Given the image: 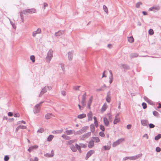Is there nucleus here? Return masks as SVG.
Segmentation results:
<instances>
[{
  "mask_svg": "<svg viewBox=\"0 0 161 161\" xmlns=\"http://www.w3.org/2000/svg\"><path fill=\"white\" fill-rule=\"evenodd\" d=\"M53 51L52 50H50L47 53V55L46 57V61L47 63H49L51 58H52Z\"/></svg>",
  "mask_w": 161,
  "mask_h": 161,
  "instance_id": "nucleus-1",
  "label": "nucleus"
},
{
  "mask_svg": "<svg viewBox=\"0 0 161 161\" xmlns=\"http://www.w3.org/2000/svg\"><path fill=\"white\" fill-rule=\"evenodd\" d=\"M86 93L85 92L82 96V100L81 101V104L82 109H83L86 106Z\"/></svg>",
  "mask_w": 161,
  "mask_h": 161,
  "instance_id": "nucleus-2",
  "label": "nucleus"
},
{
  "mask_svg": "<svg viewBox=\"0 0 161 161\" xmlns=\"http://www.w3.org/2000/svg\"><path fill=\"white\" fill-rule=\"evenodd\" d=\"M43 102H40L39 103L36 104L35 107L33 110L34 113L35 114L38 113L40 109V106Z\"/></svg>",
  "mask_w": 161,
  "mask_h": 161,
  "instance_id": "nucleus-3",
  "label": "nucleus"
},
{
  "mask_svg": "<svg viewBox=\"0 0 161 161\" xmlns=\"http://www.w3.org/2000/svg\"><path fill=\"white\" fill-rule=\"evenodd\" d=\"M36 10L34 8L26 9L23 10V13L24 14H32L35 13Z\"/></svg>",
  "mask_w": 161,
  "mask_h": 161,
  "instance_id": "nucleus-4",
  "label": "nucleus"
},
{
  "mask_svg": "<svg viewBox=\"0 0 161 161\" xmlns=\"http://www.w3.org/2000/svg\"><path fill=\"white\" fill-rule=\"evenodd\" d=\"M124 141V139L121 138L119 139L117 141L114 142L112 146L113 147H115L118 145L121 142H123Z\"/></svg>",
  "mask_w": 161,
  "mask_h": 161,
  "instance_id": "nucleus-5",
  "label": "nucleus"
},
{
  "mask_svg": "<svg viewBox=\"0 0 161 161\" xmlns=\"http://www.w3.org/2000/svg\"><path fill=\"white\" fill-rule=\"evenodd\" d=\"M94 150H90L88 151L85 157L86 159L87 160L94 153Z\"/></svg>",
  "mask_w": 161,
  "mask_h": 161,
  "instance_id": "nucleus-6",
  "label": "nucleus"
},
{
  "mask_svg": "<svg viewBox=\"0 0 161 161\" xmlns=\"http://www.w3.org/2000/svg\"><path fill=\"white\" fill-rule=\"evenodd\" d=\"M91 135V132H89L87 133L82 136L81 137V139L82 140H84L85 138H88Z\"/></svg>",
  "mask_w": 161,
  "mask_h": 161,
  "instance_id": "nucleus-7",
  "label": "nucleus"
},
{
  "mask_svg": "<svg viewBox=\"0 0 161 161\" xmlns=\"http://www.w3.org/2000/svg\"><path fill=\"white\" fill-rule=\"evenodd\" d=\"M129 56L130 58L132 59L133 58H136L139 56V55L137 53H132L130 54ZM139 57H145V56H139Z\"/></svg>",
  "mask_w": 161,
  "mask_h": 161,
  "instance_id": "nucleus-8",
  "label": "nucleus"
},
{
  "mask_svg": "<svg viewBox=\"0 0 161 161\" xmlns=\"http://www.w3.org/2000/svg\"><path fill=\"white\" fill-rule=\"evenodd\" d=\"M142 154H140L136 155L130 157V159L131 160H134L136 159L142 157Z\"/></svg>",
  "mask_w": 161,
  "mask_h": 161,
  "instance_id": "nucleus-9",
  "label": "nucleus"
},
{
  "mask_svg": "<svg viewBox=\"0 0 161 161\" xmlns=\"http://www.w3.org/2000/svg\"><path fill=\"white\" fill-rule=\"evenodd\" d=\"M41 32V29L40 28H38L37 30L34 31L32 33V36L35 37L37 34H40Z\"/></svg>",
  "mask_w": 161,
  "mask_h": 161,
  "instance_id": "nucleus-10",
  "label": "nucleus"
},
{
  "mask_svg": "<svg viewBox=\"0 0 161 161\" xmlns=\"http://www.w3.org/2000/svg\"><path fill=\"white\" fill-rule=\"evenodd\" d=\"M109 72L110 74V75L109 77V79L110 80L109 82L110 84H111L113 81V76L112 71L111 70H110L109 71Z\"/></svg>",
  "mask_w": 161,
  "mask_h": 161,
  "instance_id": "nucleus-11",
  "label": "nucleus"
},
{
  "mask_svg": "<svg viewBox=\"0 0 161 161\" xmlns=\"http://www.w3.org/2000/svg\"><path fill=\"white\" fill-rule=\"evenodd\" d=\"M144 99L145 100V101L147 102L149 104L153 105V102L151 100L149 99L148 98L146 97H144Z\"/></svg>",
  "mask_w": 161,
  "mask_h": 161,
  "instance_id": "nucleus-12",
  "label": "nucleus"
},
{
  "mask_svg": "<svg viewBox=\"0 0 161 161\" xmlns=\"http://www.w3.org/2000/svg\"><path fill=\"white\" fill-rule=\"evenodd\" d=\"M64 32V31H59L55 33L54 35L56 36H59L63 35Z\"/></svg>",
  "mask_w": 161,
  "mask_h": 161,
  "instance_id": "nucleus-13",
  "label": "nucleus"
},
{
  "mask_svg": "<svg viewBox=\"0 0 161 161\" xmlns=\"http://www.w3.org/2000/svg\"><path fill=\"white\" fill-rule=\"evenodd\" d=\"M38 147L37 145H34L30 147L28 149V151L29 152H31L34 149H36L38 148Z\"/></svg>",
  "mask_w": 161,
  "mask_h": 161,
  "instance_id": "nucleus-14",
  "label": "nucleus"
},
{
  "mask_svg": "<svg viewBox=\"0 0 161 161\" xmlns=\"http://www.w3.org/2000/svg\"><path fill=\"white\" fill-rule=\"evenodd\" d=\"M141 124L144 126H147L148 124V121L146 120H142L141 121Z\"/></svg>",
  "mask_w": 161,
  "mask_h": 161,
  "instance_id": "nucleus-15",
  "label": "nucleus"
},
{
  "mask_svg": "<svg viewBox=\"0 0 161 161\" xmlns=\"http://www.w3.org/2000/svg\"><path fill=\"white\" fill-rule=\"evenodd\" d=\"M88 117V121H90L92 119V114L91 111H90L87 114Z\"/></svg>",
  "mask_w": 161,
  "mask_h": 161,
  "instance_id": "nucleus-16",
  "label": "nucleus"
},
{
  "mask_svg": "<svg viewBox=\"0 0 161 161\" xmlns=\"http://www.w3.org/2000/svg\"><path fill=\"white\" fill-rule=\"evenodd\" d=\"M73 52L71 51L68 52V58L69 60H71L73 58Z\"/></svg>",
  "mask_w": 161,
  "mask_h": 161,
  "instance_id": "nucleus-17",
  "label": "nucleus"
},
{
  "mask_svg": "<svg viewBox=\"0 0 161 161\" xmlns=\"http://www.w3.org/2000/svg\"><path fill=\"white\" fill-rule=\"evenodd\" d=\"M110 92H108L107 93V96L106 97V100L108 103H110L111 100V97L110 96Z\"/></svg>",
  "mask_w": 161,
  "mask_h": 161,
  "instance_id": "nucleus-18",
  "label": "nucleus"
},
{
  "mask_svg": "<svg viewBox=\"0 0 161 161\" xmlns=\"http://www.w3.org/2000/svg\"><path fill=\"white\" fill-rule=\"evenodd\" d=\"M47 89L46 88V86H45L42 89L40 94H39V97H41L42 95V94H43L44 93H46L47 92Z\"/></svg>",
  "mask_w": 161,
  "mask_h": 161,
  "instance_id": "nucleus-19",
  "label": "nucleus"
},
{
  "mask_svg": "<svg viewBox=\"0 0 161 161\" xmlns=\"http://www.w3.org/2000/svg\"><path fill=\"white\" fill-rule=\"evenodd\" d=\"M75 131L73 130H67L65 131V133L67 135H70L74 133Z\"/></svg>",
  "mask_w": 161,
  "mask_h": 161,
  "instance_id": "nucleus-20",
  "label": "nucleus"
},
{
  "mask_svg": "<svg viewBox=\"0 0 161 161\" xmlns=\"http://www.w3.org/2000/svg\"><path fill=\"white\" fill-rule=\"evenodd\" d=\"M121 66L123 68L125 69L128 70L130 69L129 66L126 64H121Z\"/></svg>",
  "mask_w": 161,
  "mask_h": 161,
  "instance_id": "nucleus-21",
  "label": "nucleus"
},
{
  "mask_svg": "<svg viewBox=\"0 0 161 161\" xmlns=\"http://www.w3.org/2000/svg\"><path fill=\"white\" fill-rule=\"evenodd\" d=\"M92 99V96L88 100V109H90V106L91 105Z\"/></svg>",
  "mask_w": 161,
  "mask_h": 161,
  "instance_id": "nucleus-22",
  "label": "nucleus"
},
{
  "mask_svg": "<svg viewBox=\"0 0 161 161\" xmlns=\"http://www.w3.org/2000/svg\"><path fill=\"white\" fill-rule=\"evenodd\" d=\"M94 146V142L93 140H91L89 142L88 147L89 148L92 147Z\"/></svg>",
  "mask_w": 161,
  "mask_h": 161,
  "instance_id": "nucleus-23",
  "label": "nucleus"
},
{
  "mask_svg": "<svg viewBox=\"0 0 161 161\" xmlns=\"http://www.w3.org/2000/svg\"><path fill=\"white\" fill-rule=\"evenodd\" d=\"M70 148L72 151L73 152H76L77 151V149L76 147L73 145H71L69 146Z\"/></svg>",
  "mask_w": 161,
  "mask_h": 161,
  "instance_id": "nucleus-24",
  "label": "nucleus"
},
{
  "mask_svg": "<svg viewBox=\"0 0 161 161\" xmlns=\"http://www.w3.org/2000/svg\"><path fill=\"white\" fill-rule=\"evenodd\" d=\"M103 122L105 125L108 126L109 125V122L108 119L106 118H103Z\"/></svg>",
  "mask_w": 161,
  "mask_h": 161,
  "instance_id": "nucleus-25",
  "label": "nucleus"
},
{
  "mask_svg": "<svg viewBox=\"0 0 161 161\" xmlns=\"http://www.w3.org/2000/svg\"><path fill=\"white\" fill-rule=\"evenodd\" d=\"M53 116V115L52 114H47L45 116V117L47 119H50L52 116Z\"/></svg>",
  "mask_w": 161,
  "mask_h": 161,
  "instance_id": "nucleus-26",
  "label": "nucleus"
},
{
  "mask_svg": "<svg viewBox=\"0 0 161 161\" xmlns=\"http://www.w3.org/2000/svg\"><path fill=\"white\" fill-rule=\"evenodd\" d=\"M86 115L85 114H82L78 115L77 118L79 119H82L86 117Z\"/></svg>",
  "mask_w": 161,
  "mask_h": 161,
  "instance_id": "nucleus-27",
  "label": "nucleus"
},
{
  "mask_svg": "<svg viewBox=\"0 0 161 161\" xmlns=\"http://www.w3.org/2000/svg\"><path fill=\"white\" fill-rule=\"evenodd\" d=\"M111 147V143L110 142V145L108 146H104L103 147V148H104V150H109Z\"/></svg>",
  "mask_w": 161,
  "mask_h": 161,
  "instance_id": "nucleus-28",
  "label": "nucleus"
},
{
  "mask_svg": "<svg viewBox=\"0 0 161 161\" xmlns=\"http://www.w3.org/2000/svg\"><path fill=\"white\" fill-rule=\"evenodd\" d=\"M61 136L63 138H64L66 140H69L71 138L70 137H69L67 135H66L65 134L62 135Z\"/></svg>",
  "mask_w": 161,
  "mask_h": 161,
  "instance_id": "nucleus-29",
  "label": "nucleus"
},
{
  "mask_svg": "<svg viewBox=\"0 0 161 161\" xmlns=\"http://www.w3.org/2000/svg\"><path fill=\"white\" fill-rule=\"evenodd\" d=\"M91 131L93 133L95 131V125L93 124H92L90 125Z\"/></svg>",
  "mask_w": 161,
  "mask_h": 161,
  "instance_id": "nucleus-30",
  "label": "nucleus"
},
{
  "mask_svg": "<svg viewBox=\"0 0 161 161\" xmlns=\"http://www.w3.org/2000/svg\"><path fill=\"white\" fill-rule=\"evenodd\" d=\"M54 137V136L53 135H50L47 138V141L48 142L51 141Z\"/></svg>",
  "mask_w": 161,
  "mask_h": 161,
  "instance_id": "nucleus-31",
  "label": "nucleus"
},
{
  "mask_svg": "<svg viewBox=\"0 0 161 161\" xmlns=\"http://www.w3.org/2000/svg\"><path fill=\"white\" fill-rule=\"evenodd\" d=\"M92 138L95 141V142H98L100 141V139L98 137H92Z\"/></svg>",
  "mask_w": 161,
  "mask_h": 161,
  "instance_id": "nucleus-32",
  "label": "nucleus"
},
{
  "mask_svg": "<svg viewBox=\"0 0 161 161\" xmlns=\"http://www.w3.org/2000/svg\"><path fill=\"white\" fill-rule=\"evenodd\" d=\"M75 146L76 147L77 150H78L80 153H81V147L80 145H79L77 144L76 143L75 144Z\"/></svg>",
  "mask_w": 161,
  "mask_h": 161,
  "instance_id": "nucleus-33",
  "label": "nucleus"
},
{
  "mask_svg": "<svg viewBox=\"0 0 161 161\" xmlns=\"http://www.w3.org/2000/svg\"><path fill=\"white\" fill-rule=\"evenodd\" d=\"M120 121V119L119 118H116L115 117V119L114 121V124H116L118 123Z\"/></svg>",
  "mask_w": 161,
  "mask_h": 161,
  "instance_id": "nucleus-34",
  "label": "nucleus"
},
{
  "mask_svg": "<svg viewBox=\"0 0 161 161\" xmlns=\"http://www.w3.org/2000/svg\"><path fill=\"white\" fill-rule=\"evenodd\" d=\"M128 41L130 43H132L134 41V39L133 36L128 37Z\"/></svg>",
  "mask_w": 161,
  "mask_h": 161,
  "instance_id": "nucleus-35",
  "label": "nucleus"
},
{
  "mask_svg": "<svg viewBox=\"0 0 161 161\" xmlns=\"http://www.w3.org/2000/svg\"><path fill=\"white\" fill-rule=\"evenodd\" d=\"M107 105L106 103L104 104L101 108L102 111H105L107 108Z\"/></svg>",
  "mask_w": 161,
  "mask_h": 161,
  "instance_id": "nucleus-36",
  "label": "nucleus"
},
{
  "mask_svg": "<svg viewBox=\"0 0 161 161\" xmlns=\"http://www.w3.org/2000/svg\"><path fill=\"white\" fill-rule=\"evenodd\" d=\"M161 138V134H158L157 136H155L154 138V139L155 140L157 141Z\"/></svg>",
  "mask_w": 161,
  "mask_h": 161,
  "instance_id": "nucleus-37",
  "label": "nucleus"
},
{
  "mask_svg": "<svg viewBox=\"0 0 161 161\" xmlns=\"http://www.w3.org/2000/svg\"><path fill=\"white\" fill-rule=\"evenodd\" d=\"M88 128V126H84L81 129L82 132L83 133L86 131Z\"/></svg>",
  "mask_w": 161,
  "mask_h": 161,
  "instance_id": "nucleus-38",
  "label": "nucleus"
},
{
  "mask_svg": "<svg viewBox=\"0 0 161 161\" xmlns=\"http://www.w3.org/2000/svg\"><path fill=\"white\" fill-rule=\"evenodd\" d=\"M103 9L104 10V11L107 14H108V8H107V7H106V6L105 5H103Z\"/></svg>",
  "mask_w": 161,
  "mask_h": 161,
  "instance_id": "nucleus-39",
  "label": "nucleus"
},
{
  "mask_svg": "<svg viewBox=\"0 0 161 161\" xmlns=\"http://www.w3.org/2000/svg\"><path fill=\"white\" fill-rule=\"evenodd\" d=\"M44 156L47 157H52L53 156V153L52 154L50 153H47L44 154Z\"/></svg>",
  "mask_w": 161,
  "mask_h": 161,
  "instance_id": "nucleus-40",
  "label": "nucleus"
},
{
  "mask_svg": "<svg viewBox=\"0 0 161 161\" xmlns=\"http://www.w3.org/2000/svg\"><path fill=\"white\" fill-rule=\"evenodd\" d=\"M44 131V130L43 128H39L38 130H37V133H42Z\"/></svg>",
  "mask_w": 161,
  "mask_h": 161,
  "instance_id": "nucleus-41",
  "label": "nucleus"
},
{
  "mask_svg": "<svg viewBox=\"0 0 161 161\" xmlns=\"http://www.w3.org/2000/svg\"><path fill=\"white\" fill-rule=\"evenodd\" d=\"M35 58L34 56L31 55L30 56V59L33 62H35Z\"/></svg>",
  "mask_w": 161,
  "mask_h": 161,
  "instance_id": "nucleus-42",
  "label": "nucleus"
},
{
  "mask_svg": "<svg viewBox=\"0 0 161 161\" xmlns=\"http://www.w3.org/2000/svg\"><path fill=\"white\" fill-rule=\"evenodd\" d=\"M148 33L151 35H153L154 34V31L152 29H150L149 30Z\"/></svg>",
  "mask_w": 161,
  "mask_h": 161,
  "instance_id": "nucleus-43",
  "label": "nucleus"
},
{
  "mask_svg": "<svg viewBox=\"0 0 161 161\" xmlns=\"http://www.w3.org/2000/svg\"><path fill=\"white\" fill-rule=\"evenodd\" d=\"M83 133L82 132V131H81V130L77 131L75 132V135H80Z\"/></svg>",
  "mask_w": 161,
  "mask_h": 161,
  "instance_id": "nucleus-44",
  "label": "nucleus"
},
{
  "mask_svg": "<svg viewBox=\"0 0 161 161\" xmlns=\"http://www.w3.org/2000/svg\"><path fill=\"white\" fill-rule=\"evenodd\" d=\"M142 106L144 109H145L147 108V104L144 102H143L142 103Z\"/></svg>",
  "mask_w": 161,
  "mask_h": 161,
  "instance_id": "nucleus-45",
  "label": "nucleus"
},
{
  "mask_svg": "<svg viewBox=\"0 0 161 161\" xmlns=\"http://www.w3.org/2000/svg\"><path fill=\"white\" fill-rule=\"evenodd\" d=\"M142 3L141 2H138L136 4V7L137 8H139L140 5H142Z\"/></svg>",
  "mask_w": 161,
  "mask_h": 161,
  "instance_id": "nucleus-46",
  "label": "nucleus"
},
{
  "mask_svg": "<svg viewBox=\"0 0 161 161\" xmlns=\"http://www.w3.org/2000/svg\"><path fill=\"white\" fill-rule=\"evenodd\" d=\"M153 114L154 116L156 117H158L159 114V113L156 111H154L153 112Z\"/></svg>",
  "mask_w": 161,
  "mask_h": 161,
  "instance_id": "nucleus-47",
  "label": "nucleus"
},
{
  "mask_svg": "<svg viewBox=\"0 0 161 161\" xmlns=\"http://www.w3.org/2000/svg\"><path fill=\"white\" fill-rule=\"evenodd\" d=\"M80 145L81 147H82V148H85L87 147L86 144H83V143H80Z\"/></svg>",
  "mask_w": 161,
  "mask_h": 161,
  "instance_id": "nucleus-48",
  "label": "nucleus"
},
{
  "mask_svg": "<svg viewBox=\"0 0 161 161\" xmlns=\"http://www.w3.org/2000/svg\"><path fill=\"white\" fill-rule=\"evenodd\" d=\"M9 158L8 155H6L4 156V161H8L9 159Z\"/></svg>",
  "mask_w": 161,
  "mask_h": 161,
  "instance_id": "nucleus-49",
  "label": "nucleus"
},
{
  "mask_svg": "<svg viewBox=\"0 0 161 161\" xmlns=\"http://www.w3.org/2000/svg\"><path fill=\"white\" fill-rule=\"evenodd\" d=\"M100 129L102 130V131H104L105 130V128L104 126L103 125H101L100 126Z\"/></svg>",
  "mask_w": 161,
  "mask_h": 161,
  "instance_id": "nucleus-50",
  "label": "nucleus"
},
{
  "mask_svg": "<svg viewBox=\"0 0 161 161\" xmlns=\"http://www.w3.org/2000/svg\"><path fill=\"white\" fill-rule=\"evenodd\" d=\"M161 151V149L159 147H157L156 148V151L158 153L160 152Z\"/></svg>",
  "mask_w": 161,
  "mask_h": 161,
  "instance_id": "nucleus-51",
  "label": "nucleus"
},
{
  "mask_svg": "<svg viewBox=\"0 0 161 161\" xmlns=\"http://www.w3.org/2000/svg\"><path fill=\"white\" fill-rule=\"evenodd\" d=\"M60 66H61V68L62 70H63V71H65V68L64 67V64L63 63H61L60 64Z\"/></svg>",
  "mask_w": 161,
  "mask_h": 161,
  "instance_id": "nucleus-52",
  "label": "nucleus"
},
{
  "mask_svg": "<svg viewBox=\"0 0 161 161\" xmlns=\"http://www.w3.org/2000/svg\"><path fill=\"white\" fill-rule=\"evenodd\" d=\"M30 161H38V158L36 157H35L34 159L33 158H31Z\"/></svg>",
  "mask_w": 161,
  "mask_h": 161,
  "instance_id": "nucleus-53",
  "label": "nucleus"
},
{
  "mask_svg": "<svg viewBox=\"0 0 161 161\" xmlns=\"http://www.w3.org/2000/svg\"><path fill=\"white\" fill-rule=\"evenodd\" d=\"M75 142V140H71L68 141V144H72L74 143Z\"/></svg>",
  "mask_w": 161,
  "mask_h": 161,
  "instance_id": "nucleus-54",
  "label": "nucleus"
},
{
  "mask_svg": "<svg viewBox=\"0 0 161 161\" xmlns=\"http://www.w3.org/2000/svg\"><path fill=\"white\" fill-rule=\"evenodd\" d=\"M80 87V86H74L73 88L75 90H79V88Z\"/></svg>",
  "mask_w": 161,
  "mask_h": 161,
  "instance_id": "nucleus-55",
  "label": "nucleus"
},
{
  "mask_svg": "<svg viewBox=\"0 0 161 161\" xmlns=\"http://www.w3.org/2000/svg\"><path fill=\"white\" fill-rule=\"evenodd\" d=\"M19 127L20 129H25L26 128V127L24 125H19Z\"/></svg>",
  "mask_w": 161,
  "mask_h": 161,
  "instance_id": "nucleus-56",
  "label": "nucleus"
},
{
  "mask_svg": "<svg viewBox=\"0 0 161 161\" xmlns=\"http://www.w3.org/2000/svg\"><path fill=\"white\" fill-rule=\"evenodd\" d=\"M99 135L101 137H104L105 136V134L103 131L100 132H99Z\"/></svg>",
  "mask_w": 161,
  "mask_h": 161,
  "instance_id": "nucleus-57",
  "label": "nucleus"
},
{
  "mask_svg": "<svg viewBox=\"0 0 161 161\" xmlns=\"http://www.w3.org/2000/svg\"><path fill=\"white\" fill-rule=\"evenodd\" d=\"M155 127V125L152 123H150L149 124V127L150 128H153Z\"/></svg>",
  "mask_w": 161,
  "mask_h": 161,
  "instance_id": "nucleus-58",
  "label": "nucleus"
},
{
  "mask_svg": "<svg viewBox=\"0 0 161 161\" xmlns=\"http://www.w3.org/2000/svg\"><path fill=\"white\" fill-rule=\"evenodd\" d=\"M45 86L47 89V90H50L52 88V87L50 86Z\"/></svg>",
  "mask_w": 161,
  "mask_h": 161,
  "instance_id": "nucleus-59",
  "label": "nucleus"
},
{
  "mask_svg": "<svg viewBox=\"0 0 161 161\" xmlns=\"http://www.w3.org/2000/svg\"><path fill=\"white\" fill-rule=\"evenodd\" d=\"M48 6V4L46 3H43V8L45 9L46 7H47Z\"/></svg>",
  "mask_w": 161,
  "mask_h": 161,
  "instance_id": "nucleus-60",
  "label": "nucleus"
},
{
  "mask_svg": "<svg viewBox=\"0 0 161 161\" xmlns=\"http://www.w3.org/2000/svg\"><path fill=\"white\" fill-rule=\"evenodd\" d=\"M103 90V87H102L101 88L99 89H96V91L97 92L102 91Z\"/></svg>",
  "mask_w": 161,
  "mask_h": 161,
  "instance_id": "nucleus-61",
  "label": "nucleus"
},
{
  "mask_svg": "<svg viewBox=\"0 0 161 161\" xmlns=\"http://www.w3.org/2000/svg\"><path fill=\"white\" fill-rule=\"evenodd\" d=\"M8 115L10 117H11V116H13V113H12L11 112H8Z\"/></svg>",
  "mask_w": 161,
  "mask_h": 161,
  "instance_id": "nucleus-62",
  "label": "nucleus"
},
{
  "mask_svg": "<svg viewBox=\"0 0 161 161\" xmlns=\"http://www.w3.org/2000/svg\"><path fill=\"white\" fill-rule=\"evenodd\" d=\"M61 94L63 96H65L66 94V92L64 91H62L61 92Z\"/></svg>",
  "mask_w": 161,
  "mask_h": 161,
  "instance_id": "nucleus-63",
  "label": "nucleus"
},
{
  "mask_svg": "<svg viewBox=\"0 0 161 161\" xmlns=\"http://www.w3.org/2000/svg\"><path fill=\"white\" fill-rule=\"evenodd\" d=\"M127 128L128 129H130L131 127V125L129 124L127 126Z\"/></svg>",
  "mask_w": 161,
  "mask_h": 161,
  "instance_id": "nucleus-64",
  "label": "nucleus"
}]
</instances>
